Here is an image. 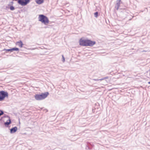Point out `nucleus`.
Wrapping results in <instances>:
<instances>
[{"mask_svg": "<svg viewBox=\"0 0 150 150\" xmlns=\"http://www.w3.org/2000/svg\"><path fill=\"white\" fill-rule=\"evenodd\" d=\"M62 61L63 62L65 61V58L63 55H62Z\"/></svg>", "mask_w": 150, "mask_h": 150, "instance_id": "obj_18", "label": "nucleus"}, {"mask_svg": "<svg viewBox=\"0 0 150 150\" xmlns=\"http://www.w3.org/2000/svg\"><path fill=\"white\" fill-rule=\"evenodd\" d=\"M36 3L39 4L40 5L44 2V0H35Z\"/></svg>", "mask_w": 150, "mask_h": 150, "instance_id": "obj_13", "label": "nucleus"}, {"mask_svg": "<svg viewBox=\"0 0 150 150\" xmlns=\"http://www.w3.org/2000/svg\"><path fill=\"white\" fill-rule=\"evenodd\" d=\"M30 1V0H18L17 2L19 5L24 6L27 5Z\"/></svg>", "mask_w": 150, "mask_h": 150, "instance_id": "obj_5", "label": "nucleus"}, {"mask_svg": "<svg viewBox=\"0 0 150 150\" xmlns=\"http://www.w3.org/2000/svg\"><path fill=\"white\" fill-rule=\"evenodd\" d=\"M10 5H13V1H12L11 2H10Z\"/></svg>", "mask_w": 150, "mask_h": 150, "instance_id": "obj_20", "label": "nucleus"}, {"mask_svg": "<svg viewBox=\"0 0 150 150\" xmlns=\"http://www.w3.org/2000/svg\"><path fill=\"white\" fill-rule=\"evenodd\" d=\"M11 123V120L9 118L6 121L4 122V125L6 127H8L9 125Z\"/></svg>", "mask_w": 150, "mask_h": 150, "instance_id": "obj_10", "label": "nucleus"}, {"mask_svg": "<svg viewBox=\"0 0 150 150\" xmlns=\"http://www.w3.org/2000/svg\"><path fill=\"white\" fill-rule=\"evenodd\" d=\"M1 44L0 45V46H1V47L2 45H3L4 44V43L3 42L2 43H1Z\"/></svg>", "mask_w": 150, "mask_h": 150, "instance_id": "obj_23", "label": "nucleus"}, {"mask_svg": "<svg viewBox=\"0 0 150 150\" xmlns=\"http://www.w3.org/2000/svg\"><path fill=\"white\" fill-rule=\"evenodd\" d=\"M8 94L6 91H1V101L4 100L6 98H8Z\"/></svg>", "mask_w": 150, "mask_h": 150, "instance_id": "obj_4", "label": "nucleus"}, {"mask_svg": "<svg viewBox=\"0 0 150 150\" xmlns=\"http://www.w3.org/2000/svg\"><path fill=\"white\" fill-rule=\"evenodd\" d=\"M4 118H8L9 119L10 118V117L8 116L6 114H4L3 116L1 117V121L3 120V119Z\"/></svg>", "mask_w": 150, "mask_h": 150, "instance_id": "obj_16", "label": "nucleus"}, {"mask_svg": "<svg viewBox=\"0 0 150 150\" xmlns=\"http://www.w3.org/2000/svg\"><path fill=\"white\" fill-rule=\"evenodd\" d=\"M43 110L44 111L45 110L46 111V112H48V110H47V109H43Z\"/></svg>", "mask_w": 150, "mask_h": 150, "instance_id": "obj_22", "label": "nucleus"}, {"mask_svg": "<svg viewBox=\"0 0 150 150\" xmlns=\"http://www.w3.org/2000/svg\"><path fill=\"white\" fill-rule=\"evenodd\" d=\"M12 52L13 51L18 52L20 50L18 48L16 47H13L11 48Z\"/></svg>", "mask_w": 150, "mask_h": 150, "instance_id": "obj_14", "label": "nucleus"}, {"mask_svg": "<svg viewBox=\"0 0 150 150\" xmlns=\"http://www.w3.org/2000/svg\"><path fill=\"white\" fill-rule=\"evenodd\" d=\"M116 2H120V3H121V0H117L116 1Z\"/></svg>", "mask_w": 150, "mask_h": 150, "instance_id": "obj_21", "label": "nucleus"}, {"mask_svg": "<svg viewBox=\"0 0 150 150\" xmlns=\"http://www.w3.org/2000/svg\"><path fill=\"white\" fill-rule=\"evenodd\" d=\"M1 70H2V69H0V70H1V72L3 71H1Z\"/></svg>", "mask_w": 150, "mask_h": 150, "instance_id": "obj_27", "label": "nucleus"}, {"mask_svg": "<svg viewBox=\"0 0 150 150\" xmlns=\"http://www.w3.org/2000/svg\"><path fill=\"white\" fill-rule=\"evenodd\" d=\"M94 146V145L93 144L89 142H86V144L85 149L86 150H93Z\"/></svg>", "mask_w": 150, "mask_h": 150, "instance_id": "obj_6", "label": "nucleus"}, {"mask_svg": "<svg viewBox=\"0 0 150 150\" xmlns=\"http://www.w3.org/2000/svg\"><path fill=\"white\" fill-rule=\"evenodd\" d=\"M38 21L45 25H47L49 23V21L48 18L46 16L43 14L39 15Z\"/></svg>", "mask_w": 150, "mask_h": 150, "instance_id": "obj_3", "label": "nucleus"}, {"mask_svg": "<svg viewBox=\"0 0 150 150\" xmlns=\"http://www.w3.org/2000/svg\"><path fill=\"white\" fill-rule=\"evenodd\" d=\"M79 42L80 46L84 47H92L96 44L95 41H92L88 39H83L82 38L80 39Z\"/></svg>", "mask_w": 150, "mask_h": 150, "instance_id": "obj_1", "label": "nucleus"}, {"mask_svg": "<svg viewBox=\"0 0 150 150\" xmlns=\"http://www.w3.org/2000/svg\"><path fill=\"white\" fill-rule=\"evenodd\" d=\"M18 128L16 126L13 127L10 129V132L11 134H13L16 132Z\"/></svg>", "mask_w": 150, "mask_h": 150, "instance_id": "obj_9", "label": "nucleus"}, {"mask_svg": "<svg viewBox=\"0 0 150 150\" xmlns=\"http://www.w3.org/2000/svg\"><path fill=\"white\" fill-rule=\"evenodd\" d=\"M0 87H1H1H3V86H0Z\"/></svg>", "mask_w": 150, "mask_h": 150, "instance_id": "obj_28", "label": "nucleus"}, {"mask_svg": "<svg viewBox=\"0 0 150 150\" xmlns=\"http://www.w3.org/2000/svg\"><path fill=\"white\" fill-rule=\"evenodd\" d=\"M49 94V93L47 92L42 93L41 94H35L34 97L36 100H41L45 98Z\"/></svg>", "mask_w": 150, "mask_h": 150, "instance_id": "obj_2", "label": "nucleus"}, {"mask_svg": "<svg viewBox=\"0 0 150 150\" xmlns=\"http://www.w3.org/2000/svg\"><path fill=\"white\" fill-rule=\"evenodd\" d=\"M108 76H106L105 77H103V78H101V79H93V80L94 81H102L103 80H104L105 79H108Z\"/></svg>", "mask_w": 150, "mask_h": 150, "instance_id": "obj_12", "label": "nucleus"}, {"mask_svg": "<svg viewBox=\"0 0 150 150\" xmlns=\"http://www.w3.org/2000/svg\"><path fill=\"white\" fill-rule=\"evenodd\" d=\"M94 14L95 17L97 18L98 16V11H96L94 13Z\"/></svg>", "mask_w": 150, "mask_h": 150, "instance_id": "obj_17", "label": "nucleus"}, {"mask_svg": "<svg viewBox=\"0 0 150 150\" xmlns=\"http://www.w3.org/2000/svg\"><path fill=\"white\" fill-rule=\"evenodd\" d=\"M1 52H2V54H5V53H7L8 52H10V53L12 52L11 48L9 49H6L4 48V49H2V50H1Z\"/></svg>", "mask_w": 150, "mask_h": 150, "instance_id": "obj_7", "label": "nucleus"}, {"mask_svg": "<svg viewBox=\"0 0 150 150\" xmlns=\"http://www.w3.org/2000/svg\"><path fill=\"white\" fill-rule=\"evenodd\" d=\"M4 113V111L3 110H1V116L3 115Z\"/></svg>", "mask_w": 150, "mask_h": 150, "instance_id": "obj_19", "label": "nucleus"}, {"mask_svg": "<svg viewBox=\"0 0 150 150\" xmlns=\"http://www.w3.org/2000/svg\"><path fill=\"white\" fill-rule=\"evenodd\" d=\"M16 44L18 45V46L21 47H22L24 45L21 40H20L16 42Z\"/></svg>", "mask_w": 150, "mask_h": 150, "instance_id": "obj_11", "label": "nucleus"}, {"mask_svg": "<svg viewBox=\"0 0 150 150\" xmlns=\"http://www.w3.org/2000/svg\"><path fill=\"white\" fill-rule=\"evenodd\" d=\"M43 108H41V110H42Z\"/></svg>", "mask_w": 150, "mask_h": 150, "instance_id": "obj_26", "label": "nucleus"}, {"mask_svg": "<svg viewBox=\"0 0 150 150\" xmlns=\"http://www.w3.org/2000/svg\"><path fill=\"white\" fill-rule=\"evenodd\" d=\"M142 11V12H143V11Z\"/></svg>", "mask_w": 150, "mask_h": 150, "instance_id": "obj_29", "label": "nucleus"}, {"mask_svg": "<svg viewBox=\"0 0 150 150\" xmlns=\"http://www.w3.org/2000/svg\"><path fill=\"white\" fill-rule=\"evenodd\" d=\"M48 28V27L47 26H45V27H44V28Z\"/></svg>", "mask_w": 150, "mask_h": 150, "instance_id": "obj_25", "label": "nucleus"}, {"mask_svg": "<svg viewBox=\"0 0 150 150\" xmlns=\"http://www.w3.org/2000/svg\"><path fill=\"white\" fill-rule=\"evenodd\" d=\"M8 6H6V9L8 10V9H10L11 11L14 10L15 8L13 6V5H10V4H8Z\"/></svg>", "mask_w": 150, "mask_h": 150, "instance_id": "obj_8", "label": "nucleus"}, {"mask_svg": "<svg viewBox=\"0 0 150 150\" xmlns=\"http://www.w3.org/2000/svg\"><path fill=\"white\" fill-rule=\"evenodd\" d=\"M120 2H116V4L115 6V8L117 10H118L120 6Z\"/></svg>", "mask_w": 150, "mask_h": 150, "instance_id": "obj_15", "label": "nucleus"}, {"mask_svg": "<svg viewBox=\"0 0 150 150\" xmlns=\"http://www.w3.org/2000/svg\"><path fill=\"white\" fill-rule=\"evenodd\" d=\"M148 83L149 84H150V81H149L148 82Z\"/></svg>", "mask_w": 150, "mask_h": 150, "instance_id": "obj_24", "label": "nucleus"}]
</instances>
